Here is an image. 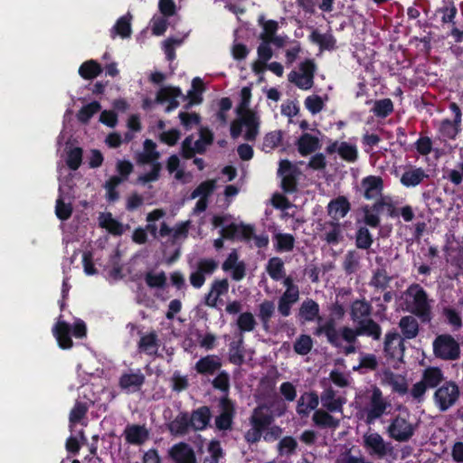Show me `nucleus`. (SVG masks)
I'll use <instances>...</instances> for the list:
<instances>
[{"mask_svg": "<svg viewBox=\"0 0 463 463\" xmlns=\"http://www.w3.org/2000/svg\"><path fill=\"white\" fill-rule=\"evenodd\" d=\"M372 313V306L365 299H355L350 307L351 319L356 324L362 319H369Z\"/></svg>", "mask_w": 463, "mask_h": 463, "instance_id": "473e14b6", "label": "nucleus"}, {"mask_svg": "<svg viewBox=\"0 0 463 463\" xmlns=\"http://www.w3.org/2000/svg\"><path fill=\"white\" fill-rule=\"evenodd\" d=\"M172 98H182L184 100L186 99V97L183 95L179 87L164 86L157 91L155 102L158 104H164L165 102L170 100Z\"/></svg>", "mask_w": 463, "mask_h": 463, "instance_id": "ea45409f", "label": "nucleus"}, {"mask_svg": "<svg viewBox=\"0 0 463 463\" xmlns=\"http://www.w3.org/2000/svg\"><path fill=\"white\" fill-rule=\"evenodd\" d=\"M429 178V174L422 167L407 165L403 168L400 183L406 188H412L421 184Z\"/></svg>", "mask_w": 463, "mask_h": 463, "instance_id": "4468645a", "label": "nucleus"}, {"mask_svg": "<svg viewBox=\"0 0 463 463\" xmlns=\"http://www.w3.org/2000/svg\"><path fill=\"white\" fill-rule=\"evenodd\" d=\"M322 405L330 412L342 411L345 399L335 397V391L331 387L324 390L321 393Z\"/></svg>", "mask_w": 463, "mask_h": 463, "instance_id": "2f4dec72", "label": "nucleus"}, {"mask_svg": "<svg viewBox=\"0 0 463 463\" xmlns=\"http://www.w3.org/2000/svg\"><path fill=\"white\" fill-rule=\"evenodd\" d=\"M221 413L215 418V426L219 430H230L236 414L235 405L228 396L220 399Z\"/></svg>", "mask_w": 463, "mask_h": 463, "instance_id": "9b49d317", "label": "nucleus"}, {"mask_svg": "<svg viewBox=\"0 0 463 463\" xmlns=\"http://www.w3.org/2000/svg\"><path fill=\"white\" fill-rule=\"evenodd\" d=\"M102 68L99 62L90 60L83 62L79 68V74L85 80H91L99 75Z\"/></svg>", "mask_w": 463, "mask_h": 463, "instance_id": "de8ad7c7", "label": "nucleus"}, {"mask_svg": "<svg viewBox=\"0 0 463 463\" xmlns=\"http://www.w3.org/2000/svg\"><path fill=\"white\" fill-rule=\"evenodd\" d=\"M145 154L139 158V162L142 164H150L157 162L160 156L159 152L156 151V145L151 139H146L144 142Z\"/></svg>", "mask_w": 463, "mask_h": 463, "instance_id": "6e6d98bb", "label": "nucleus"}, {"mask_svg": "<svg viewBox=\"0 0 463 463\" xmlns=\"http://www.w3.org/2000/svg\"><path fill=\"white\" fill-rule=\"evenodd\" d=\"M314 335L320 336L324 335L327 342L334 347H340L341 341L339 339L336 324L333 317H329L323 325H319L315 330Z\"/></svg>", "mask_w": 463, "mask_h": 463, "instance_id": "b1692460", "label": "nucleus"}, {"mask_svg": "<svg viewBox=\"0 0 463 463\" xmlns=\"http://www.w3.org/2000/svg\"><path fill=\"white\" fill-rule=\"evenodd\" d=\"M320 307L317 302L312 298L304 300L299 307L298 316L304 322L322 321V317L319 316Z\"/></svg>", "mask_w": 463, "mask_h": 463, "instance_id": "bb28decb", "label": "nucleus"}, {"mask_svg": "<svg viewBox=\"0 0 463 463\" xmlns=\"http://www.w3.org/2000/svg\"><path fill=\"white\" fill-rule=\"evenodd\" d=\"M355 246L360 250H369L373 243V237L367 225L360 226L354 234Z\"/></svg>", "mask_w": 463, "mask_h": 463, "instance_id": "a19ab883", "label": "nucleus"}, {"mask_svg": "<svg viewBox=\"0 0 463 463\" xmlns=\"http://www.w3.org/2000/svg\"><path fill=\"white\" fill-rule=\"evenodd\" d=\"M274 420L273 413L270 407L267 404H259L254 408L250 417V426H256L263 430H267Z\"/></svg>", "mask_w": 463, "mask_h": 463, "instance_id": "2eb2a0df", "label": "nucleus"}, {"mask_svg": "<svg viewBox=\"0 0 463 463\" xmlns=\"http://www.w3.org/2000/svg\"><path fill=\"white\" fill-rule=\"evenodd\" d=\"M169 456L175 463H196L194 449L185 442L175 444L169 450Z\"/></svg>", "mask_w": 463, "mask_h": 463, "instance_id": "aec40b11", "label": "nucleus"}, {"mask_svg": "<svg viewBox=\"0 0 463 463\" xmlns=\"http://www.w3.org/2000/svg\"><path fill=\"white\" fill-rule=\"evenodd\" d=\"M251 99V90L250 87H243L241 90V101L237 107V114L241 117H246L249 112H253L249 109Z\"/></svg>", "mask_w": 463, "mask_h": 463, "instance_id": "e2e57ef3", "label": "nucleus"}, {"mask_svg": "<svg viewBox=\"0 0 463 463\" xmlns=\"http://www.w3.org/2000/svg\"><path fill=\"white\" fill-rule=\"evenodd\" d=\"M449 109L453 114V119H441L438 125V132L442 137L454 140L462 130V111L456 102H450Z\"/></svg>", "mask_w": 463, "mask_h": 463, "instance_id": "423d86ee", "label": "nucleus"}, {"mask_svg": "<svg viewBox=\"0 0 463 463\" xmlns=\"http://www.w3.org/2000/svg\"><path fill=\"white\" fill-rule=\"evenodd\" d=\"M224 272H231V278L234 281H241L246 276V264L239 260V253L233 249L222 264Z\"/></svg>", "mask_w": 463, "mask_h": 463, "instance_id": "ddd939ff", "label": "nucleus"}, {"mask_svg": "<svg viewBox=\"0 0 463 463\" xmlns=\"http://www.w3.org/2000/svg\"><path fill=\"white\" fill-rule=\"evenodd\" d=\"M122 183V179L118 175L111 176L106 181L104 188L106 189V197L109 202H116L119 198L117 187Z\"/></svg>", "mask_w": 463, "mask_h": 463, "instance_id": "680f3d73", "label": "nucleus"}, {"mask_svg": "<svg viewBox=\"0 0 463 463\" xmlns=\"http://www.w3.org/2000/svg\"><path fill=\"white\" fill-rule=\"evenodd\" d=\"M88 411L89 405L87 402L76 401L73 408L70 411L69 420L71 427L80 423L85 418Z\"/></svg>", "mask_w": 463, "mask_h": 463, "instance_id": "864d4df0", "label": "nucleus"}, {"mask_svg": "<svg viewBox=\"0 0 463 463\" xmlns=\"http://www.w3.org/2000/svg\"><path fill=\"white\" fill-rule=\"evenodd\" d=\"M82 154L83 151L80 147H74L68 152L66 165L71 170L76 171L79 169L82 162Z\"/></svg>", "mask_w": 463, "mask_h": 463, "instance_id": "338daca9", "label": "nucleus"}, {"mask_svg": "<svg viewBox=\"0 0 463 463\" xmlns=\"http://www.w3.org/2000/svg\"><path fill=\"white\" fill-rule=\"evenodd\" d=\"M275 305L271 300H264L259 307V317L262 323L263 328L268 331L269 322L274 315Z\"/></svg>", "mask_w": 463, "mask_h": 463, "instance_id": "09e8293b", "label": "nucleus"}, {"mask_svg": "<svg viewBox=\"0 0 463 463\" xmlns=\"http://www.w3.org/2000/svg\"><path fill=\"white\" fill-rule=\"evenodd\" d=\"M392 280V277L388 275L386 269L378 268L373 270L369 285L376 289L385 291Z\"/></svg>", "mask_w": 463, "mask_h": 463, "instance_id": "58836bf2", "label": "nucleus"}, {"mask_svg": "<svg viewBox=\"0 0 463 463\" xmlns=\"http://www.w3.org/2000/svg\"><path fill=\"white\" fill-rule=\"evenodd\" d=\"M145 281L151 288H163L166 284V276L164 271L157 274L148 271L145 274Z\"/></svg>", "mask_w": 463, "mask_h": 463, "instance_id": "69168bd1", "label": "nucleus"}, {"mask_svg": "<svg viewBox=\"0 0 463 463\" xmlns=\"http://www.w3.org/2000/svg\"><path fill=\"white\" fill-rule=\"evenodd\" d=\"M338 155L343 160L354 163L358 158V150L355 145L343 141L339 144Z\"/></svg>", "mask_w": 463, "mask_h": 463, "instance_id": "13d9d810", "label": "nucleus"}, {"mask_svg": "<svg viewBox=\"0 0 463 463\" xmlns=\"http://www.w3.org/2000/svg\"><path fill=\"white\" fill-rule=\"evenodd\" d=\"M433 354L443 361H456L460 357L459 343L449 334H441L432 343Z\"/></svg>", "mask_w": 463, "mask_h": 463, "instance_id": "20e7f679", "label": "nucleus"}, {"mask_svg": "<svg viewBox=\"0 0 463 463\" xmlns=\"http://www.w3.org/2000/svg\"><path fill=\"white\" fill-rule=\"evenodd\" d=\"M339 337L341 336L348 344H355L357 337L366 335L373 340H380L382 335V327L373 319H362L358 321L354 328L349 326H342L338 330Z\"/></svg>", "mask_w": 463, "mask_h": 463, "instance_id": "7ed1b4c3", "label": "nucleus"}, {"mask_svg": "<svg viewBox=\"0 0 463 463\" xmlns=\"http://www.w3.org/2000/svg\"><path fill=\"white\" fill-rule=\"evenodd\" d=\"M362 186L364 189V198L372 200L381 194L383 188V181L381 176L369 175L362 180Z\"/></svg>", "mask_w": 463, "mask_h": 463, "instance_id": "c756f323", "label": "nucleus"}, {"mask_svg": "<svg viewBox=\"0 0 463 463\" xmlns=\"http://www.w3.org/2000/svg\"><path fill=\"white\" fill-rule=\"evenodd\" d=\"M385 204L386 201L383 198H380L371 207L369 205L363 206L364 224L371 228H378L381 224L379 214L384 209Z\"/></svg>", "mask_w": 463, "mask_h": 463, "instance_id": "a211bd4d", "label": "nucleus"}, {"mask_svg": "<svg viewBox=\"0 0 463 463\" xmlns=\"http://www.w3.org/2000/svg\"><path fill=\"white\" fill-rule=\"evenodd\" d=\"M101 109L99 101L94 100L83 106L77 113V119L83 124L89 123L90 118Z\"/></svg>", "mask_w": 463, "mask_h": 463, "instance_id": "8fccbe9b", "label": "nucleus"}, {"mask_svg": "<svg viewBox=\"0 0 463 463\" xmlns=\"http://www.w3.org/2000/svg\"><path fill=\"white\" fill-rule=\"evenodd\" d=\"M393 109L392 100L389 98H385L375 100L373 107L371 109V112H373L376 118H385L393 112Z\"/></svg>", "mask_w": 463, "mask_h": 463, "instance_id": "79ce46f5", "label": "nucleus"}, {"mask_svg": "<svg viewBox=\"0 0 463 463\" xmlns=\"http://www.w3.org/2000/svg\"><path fill=\"white\" fill-rule=\"evenodd\" d=\"M311 42L319 45L321 50H334L335 48V39L331 33H320L317 30H314L309 35Z\"/></svg>", "mask_w": 463, "mask_h": 463, "instance_id": "c03bdc74", "label": "nucleus"}, {"mask_svg": "<svg viewBox=\"0 0 463 463\" xmlns=\"http://www.w3.org/2000/svg\"><path fill=\"white\" fill-rule=\"evenodd\" d=\"M387 432L396 441L404 442L414 435V427L406 419L397 415L388 426Z\"/></svg>", "mask_w": 463, "mask_h": 463, "instance_id": "1a4fd4ad", "label": "nucleus"}, {"mask_svg": "<svg viewBox=\"0 0 463 463\" xmlns=\"http://www.w3.org/2000/svg\"><path fill=\"white\" fill-rule=\"evenodd\" d=\"M131 33L130 18L126 15L118 18L110 31L112 38H115L117 35H119L121 38H128L131 35Z\"/></svg>", "mask_w": 463, "mask_h": 463, "instance_id": "49530a36", "label": "nucleus"}, {"mask_svg": "<svg viewBox=\"0 0 463 463\" xmlns=\"http://www.w3.org/2000/svg\"><path fill=\"white\" fill-rule=\"evenodd\" d=\"M314 424L319 428H329L335 430L339 427L340 420L334 418L329 412L323 410H317L312 417Z\"/></svg>", "mask_w": 463, "mask_h": 463, "instance_id": "c9c22d12", "label": "nucleus"}, {"mask_svg": "<svg viewBox=\"0 0 463 463\" xmlns=\"http://www.w3.org/2000/svg\"><path fill=\"white\" fill-rule=\"evenodd\" d=\"M444 373L439 367L429 366L422 373L421 381L428 389L440 386L445 381Z\"/></svg>", "mask_w": 463, "mask_h": 463, "instance_id": "7c9ffc66", "label": "nucleus"}, {"mask_svg": "<svg viewBox=\"0 0 463 463\" xmlns=\"http://www.w3.org/2000/svg\"><path fill=\"white\" fill-rule=\"evenodd\" d=\"M267 272L273 280H279L285 274L284 262L279 257H272L269 260Z\"/></svg>", "mask_w": 463, "mask_h": 463, "instance_id": "3c124183", "label": "nucleus"}, {"mask_svg": "<svg viewBox=\"0 0 463 463\" xmlns=\"http://www.w3.org/2000/svg\"><path fill=\"white\" fill-rule=\"evenodd\" d=\"M361 256L355 250H350L345 255L343 269L346 275L356 272L360 267Z\"/></svg>", "mask_w": 463, "mask_h": 463, "instance_id": "a18cd8bd", "label": "nucleus"}, {"mask_svg": "<svg viewBox=\"0 0 463 463\" xmlns=\"http://www.w3.org/2000/svg\"><path fill=\"white\" fill-rule=\"evenodd\" d=\"M324 229H329L328 231H326L322 235L323 240L326 241L329 245H337L342 241V228L338 221L332 220L326 222L324 224Z\"/></svg>", "mask_w": 463, "mask_h": 463, "instance_id": "72a5a7b5", "label": "nucleus"}, {"mask_svg": "<svg viewBox=\"0 0 463 463\" xmlns=\"http://www.w3.org/2000/svg\"><path fill=\"white\" fill-rule=\"evenodd\" d=\"M146 377L142 372L137 369V372L124 373L118 379V386L121 390L135 392L139 391L145 383Z\"/></svg>", "mask_w": 463, "mask_h": 463, "instance_id": "dca6fc26", "label": "nucleus"}, {"mask_svg": "<svg viewBox=\"0 0 463 463\" xmlns=\"http://www.w3.org/2000/svg\"><path fill=\"white\" fill-rule=\"evenodd\" d=\"M458 14V9L453 0H443L441 6L436 10V15L440 16L443 24H449L455 25L454 19Z\"/></svg>", "mask_w": 463, "mask_h": 463, "instance_id": "f704fd0d", "label": "nucleus"}, {"mask_svg": "<svg viewBox=\"0 0 463 463\" xmlns=\"http://www.w3.org/2000/svg\"><path fill=\"white\" fill-rule=\"evenodd\" d=\"M406 309L422 324H429L433 318L432 302L427 291L418 283L411 284L404 291Z\"/></svg>", "mask_w": 463, "mask_h": 463, "instance_id": "f257e3e1", "label": "nucleus"}, {"mask_svg": "<svg viewBox=\"0 0 463 463\" xmlns=\"http://www.w3.org/2000/svg\"><path fill=\"white\" fill-rule=\"evenodd\" d=\"M364 398L366 401L364 412L365 423L368 425L373 424L382 418L392 406L390 401L383 396V391L376 384L371 385L365 391Z\"/></svg>", "mask_w": 463, "mask_h": 463, "instance_id": "f03ea898", "label": "nucleus"}, {"mask_svg": "<svg viewBox=\"0 0 463 463\" xmlns=\"http://www.w3.org/2000/svg\"><path fill=\"white\" fill-rule=\"evenodd\" d=\"M216 187L215 180H206L202 182L190 194L191 199L205 198L208 199L209 196L213 193Z\"/></svg>", "mask_w": 463, "mask_h": 463, "instance_id": "4d7b16f0", "label": "nucleus"}, {"mask_svg": "<svg viewBox=\"0 0 463 463\" xmlns=\"http://www.w3.org/2000/svg\"><path fill=\"white\" fill-rule=\"evenodd\" d=\"M158 347L157 335L155 331L141 336L138 342V349L147 354H156Z\"/></svg>", "mask_w": 463, "mask_h": 463, "instance_id": "37998d69", "label": "nucleus"}, {"mask_svg": "<svg viewBox=\"0 0 463 463\" xmlns=\"http://www.w3.org/2000/svg\"><path fill=\"white\" fill-rule=\"evenodd\" d=\"M387 381L392 392L400 395H404L408 392V383L405 377L390 373Z\"/></svg>", "mask_w": 463, "mask_h": 463, "instance_id": "bf43d9fd", "label": "nucleus"}, {"mask_svg": "<svg viewBox=\"0 0 463 463\" xmlns=\"http://www.w3.org/2000/svg\"><path fill=\"white\" fill-rule=\"evenodd\" d=\"M460 397V390L456 382L445 381L433 394V401L439 411L444 412L454 406Z\"/></svg>", "mask_w": 463, "mask_h": 463, "instance_id": "39448f33", "label": "nucleus"}, {"mask_svg": "<svg viewBox=\"0 0 463 463\" xmlns=\"http://www.w3.org/2000/svg\"><path fill=\"white\" fill-rule=\"evenodd\" d=\"M218 269V261L213 258L199 259L195 264V270L189 276L190 284L194 288H201L206 280V276H211Z\"/></svg>", "mask_w": 463, "mask_h": 463, "instance_id": "6e6552de", "label": "nucleus"}, {"mask_svg": "<svg viewBox=\"0 0 463 463\" xmlns=\"http://www.w3.org/2000/svg\"><path fill=\"white\" fill-rule=\"evenodd\" d=\"M316 63L311 59H307L299 64V71H291L288 75V81L295 84L300 90H309L314 84Z\"/></svg>", "mask_w": 463, "mask_h": 463, "instance_id": "0eeeda50", "label": "nucleus"}, {"mask_svg": "<svg viewBox=\"0 0 463 463\" xmlns=\"http://www.w3.org/2000/svg\"><path fill=\"white\" fill-rule=\"evenodd\" d=\"M313 345L312 337L309 335L302 334L296 339L293 349L299 355H307L312 350Z\"/></svg>", "mask_w": 463, "mask_h": 463, "instance_id": "5fc2aeb1", "label": "nucleus"}, {"mask_svg": "<svg viewBox=\"0 0 463 463\" xmlns=\"http://www.w3.org/2000/svg\"><path fill=\"white\" fill-rule=\"evenodd\" d=\"M229 287L227 279H214L211 284L209 292L204 297V304L210 307H216L219 298L228 293Z\"/></svg>", "mask_w": 463, "mask_h": 463, "instance_id": "f3484780", "label": "nucleus"}, {"mask_svg": "<svg viewBox=\"0 0 463 463\" xmlns=\"http://www.w3.org/2000/svg\"><path fill=\"white\" fill-rule=\"evenodd\" d=\"M297 147L302 156H307L320 147V142L318 137L309 133H304L298 137Z\"/></svg>", "mask_w": 463, "mask_h": 463, "instance_id": "c85d7f7f", "label": "nucleus"}, {"mask_svg": "<svg viewBox=\"0 0 463 463\" xmlns=\"http://www.w3.org/2000/svg\"><path fill=\"white\" fill-rule=\"evenodd\" d=\"M275 240V249L279 252H288L294 249L295 238L290 233H277Z\"/></svg>", "mask_w": 463, "mask_h": 463, "instance_id": "603ef678", "label": "nucleus"}, {"mask_svg": "<svg viewBox=\"0 0 463 463\" xmlns=\"http://www.w3.org/2000/svg\"><path fill=\"white\" fill-rule=\"evenodd\" d=\"M242 122L246 127L244 138L247 141H254L259 135L260 120L254 112H249L242 118Z\"/></svg>", "mask_w": 463, "mask_h": 463, "instance_id": "e433bc0d", "label": "nucleus"}, {"mask_svg": "<svg viewBox=\"0 0 463 463\" xmlns=\"http://www.w3.org/2000/svg\"><path fill=\"white\" fill-rule=\"evenodd\" d=\"M283 133L281 130H275L267 133L263 137L262 149L266 152L278 147L282 141Z\"/></svg>", "mask_w": 463, "mask_h": 463, "instance_id": "052dcab7", "label": "nucleus"}, {"mask_svg": "<svg viewBox=\"0 0 463 463\" xmlns=\"http://www.w3.org/2000/svg\"><path fill=\"white\" fill-rule=\"evenodd\" d=\"M399 328L401 329V336L405 340L414 339L418 336L420 332V326L415 316H404L399 323Z\"/></svg>", "mask_w": 463, "mask_h": 463, "instance_id": "cd10ccee", "label": "nucleus"}, {"mask_svg": "<svg viewBox=\"0 0 463 463\" xmlns=\"http://www.w3.org/2000/svg\"><path fill=\"white\" fill-rule=\"evenodd\" d=\"M125 440L130 445H142L149 438V432L145 425L128 424L124 430Z\"/></svg>", "mask_w": 463, "mask_h": 463, "instance_id": "412c9836", "label": "nucleus"}, {"mask_svg": "<svg viewBox=\"0 0 463 463\" xmlns=\"http://www.w3.org/2000/svg\"><path fill=\"white\" fill-rule=\"evenodd\" d=\"M189 420V413L180 411L173 420L167 423V430L175 437H184L192 430Z\"/></svg>", "mask_w": 463, "mask_h": 463, "instance_id": "393cba45", "label": "nucleus"}, {"mask_svg": "<svg viewBox=\"0 0 463 463\" xmlns=\"http://www.w3.org/2000/svg\"><path fill=\"white\" fill-rule=\"evenodd\" d=\"M404 338L395 330L389 331L385 334L383 341V352L389 358L401 359L404 355L405 343Z\"/></svg>", "mask_w": 463, "mask_h": 463, "instance_id": "9d476101", "label": "nucleus"}, {"mask_svg": "<svg viewBox=\"0 0 463 463\" xmlns=\"http://www.w3.org/2000/svg\"><path fill=\"white\" fill-rule=\"evenodd\" d=\"M351 210V204L348 199L344 195H339L332 199L327 204V213L333 221H338L344 218Z\"/></svg>", "mask_w": 463, "mask_h": 463, "instance_id": "a878e982", "label": "nucleus"}, {"mask_svg": "<svg viewBox=\"0 0 463 463\" xmlns=\"http://www.w3.org/2000/svg\"><path fill=\"white\" fill-rule=\"evenodd\" d=\"M71 326L65 321L59 320L52 327V335L61 349L67 350L73 346L71 337Z\"/></svg>", "mask_w": 463, "mask_h": 463, "instance_id": "5701e85b", "label": "nucleus"}, {"mask_svg": "<svg viewBox=\"0 0 463 463\" xmlns=\"http://www.w3.org/2000/svg\"><path fill=\"white\" fill-rule=\"evenodd\" d=\"M100 226L106 228L111 234L120 235L123 232L121 223L115 220L111 213H107L100 220Z\"/></svg>", "mask_w": 463, "mask_h": 463, "instance_id": "774afa93", "label": "nucleus"}, {"mask_svg": "<svg viewBox=\"0 0 463 463\" xmlns=\"http://www.w3.org/2000/svg\"><path fill=\"white\" fill-rule=\"evenodd\" d=\"M256 320L250 312L240 314L237 319V326L241 332H251L256 326Z\"/></svg>", "mask_w": 463, "mask_h": 463, "instance_id": "0e129e2a", "label": "nucleus"}, {"mask_svg": "<svg viewBox=\"0 0 463 463\" xmlns=\"http://www.w3.org/2000/svg\"><path fill=\"white\" fill-rule=\"evenodd\" d=\"M189 423L192 426V430L202 431L204 430L212 419V412L209 406L203 405L196 410H194L189 414Z\"/></svg>", "mask_w": 463, "mask_h": 463, "instance_id": "6ab92c4d", "label": "nucleus"}, {"mask_svg": "<svg viewBox=\"0 0 463 463\" xmlns=\"http://www.w3.org/2000/svg\"><path fill=\"white\" fill-rule=\"evenodd\" d=\"M364 446L369 449L371 456L375 455L379 458H384L392 453L393 448L390 443H385L383 437L377 433L365 434L364 436Z\"/></svg>", "mask_w": 463, "mask_h": 463, "instance_id": "f8f14e48", "label": "nucleus"}, {"mask_svg": "<svg viewBox=\"0 0 463 463\" xmlns=\"http://www.w3.org/2000/svg\"><path fill=\"white\" fill-rule=\"evenodd\" d=\"M222 367V360L218 355L208 354L201 357L194 364V370L201 375H213Z\"/></svg>", "mask_w": 463, "mask_h": 463, "instance_id": "4be33fe9", "label": "nucleus"}, {"mask_svg": "<svg viewBox=\"0 0 463 463\" xmlns=\"http://www.w3.org/2000/svg\"><path fill=\"white\" fill-rule=\"evenodd\" d=\"M243 336L241 335L236 341L229 345V361L235 365H241L244 363Z\"/></svg>", "mask_w": 463, "mask_h": 463, "instance_id": "4c0bfd02", "label": "nucleus"}]
</instances>
